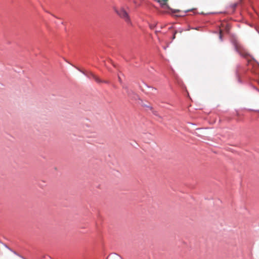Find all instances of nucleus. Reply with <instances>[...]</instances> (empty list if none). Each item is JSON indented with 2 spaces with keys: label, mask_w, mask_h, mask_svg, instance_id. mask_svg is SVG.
Instances as JSON below:
<instances>
[{
  "label": "nucleus",
  "mask_w": 259,
  "mask_h": 259,
  "mask_svg": "<svg viewBox=\"0 0 259 259\" xmlns=\"http://www.w3.org/2000/svg\"><path fill=\"white\" fill-rule=\"evenodd\" d=\"M234 45L236 51L239 53L240 55L248 60V61L253 59L252 57L239 42L235 41Z\"/></svg>",
  "instance_id": "f257e3e1"
},
{
  "label": "nucleus",
  "mask_w": 259,
  "mask_h": 259,
  "mask_svg": "<svg viewBox=\"0 0 259 259\" xmlns=\"http://www.w3.org/2000/svg\"><path fill=\"white\" fill-rule=\"evenodd\" d=\"M116 13L122 19H123L126 22H130V18L127 13L123 8H120L119 10H116Z\"/></svg>",
  "instance_id": "f03ea898"
},
{
  "label": "nucleus",
  "mask_w": 259,
  "mask_h": 259,
  "mask_svg": "<svg viewBox=\"0 0 259 259\" xmlns=\"http://www.w3.org/2000/svg\"><path fill=\"white\" fill-rule=\"evenodd\" d=\"M90 75L98 83H102V82L106 83L107 82L106 81L102 80L99 77H98L97 76H96L95 74H94V73H93L92 72L90 73Z\"/></svg>",
  "instance_id": "7ed1b4c3"
},
{
  "label": "nucleus",
  "mask_w": 259,
  "mask_h": 259,
  "mask_svg": "<svg viewBox=\"0 0 259 259\" xmlns=\"http://www.w3.org/2000/svg\"><path fill=\"white\" fill-rule=\"evenodd\" d=\"M155 26H156V25H155V24H151L149 25V27L151 29H153L155 27Z\"/></svg>",
  "instance_id": "20e7f679"
},
{
  "label": "nucleus",
  "mask_w": 259,
  "mask_h": 259,
  "mask_svg": "<svg viewBox=\"0 0 259 259\" xmlns=\"http://www.w3.org/2000/svg\"><path fill=\"white\" fill-rule=\"evenodd\" d=\"M177 33V31H176L173 35L172 39H175L176 37V34Z\"/></svg>",
  "instance_id": "39448f33"
},
{
  "label": "nucleus",
  "mask_w": 259,
  "mask_h": 259,
  "mask_svg": "<svg viewBox=\"0 0 259 259\" xmlns=\"http://www.w3.org/2000/svg\"><path fill=\"white\" fill-rule=\"evenodd\" d=\"M222 37V30H220V37Z\"/></svg>",
  "instance_id": "423d86ee"
}]
</instances>
